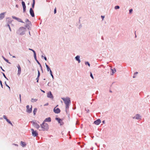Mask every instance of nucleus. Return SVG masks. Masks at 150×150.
I'll list each match as a JSON object with an SVG mask.
<instances>
[{
    "mask_svg": "<svg viewBox=\"0 0 150 150\" xmlns=\"http://www.w3.org/2000/svg\"><path fill=\"white\" fill-rule=\"evenodd\" d=\"M49 129V126L48 124L44 122L41 124L40 126V131H47Z\"/></svg>",
    "mask_w": 150,
    "mask_h": 150,
    "instance_id": "nucleus-1",
    "label": "nucleus"
},
{
    "mask_svg": "<svg viewBox=\"0 0 150 150\" xmlns=\"http://www.w3.org/2000/svg\"><path fill=\"white\" fill-rule=\"evenodd\" d=\"M26 31L25 28L24 27H21L19 28L18 30L17 31V33L20 35H23L25 34V32Z\"/></svg>",
    "mask_w": 150,
    "mask_h": 150,
    "instance_id": "nucleus-2",
    "label": "nucleus"
},
{
    "mask_svg": "<svg viewBox=\"0 0 150 150\" xmlns=\"http://www.w3.org/2000/svg\"><path fill=\"white\" fill-rule=\"evenodd\" d=\"M26 25L25 27L27 28L28 30H30L32 24L31 22L28 19H26L25 21Z\"/></svg>",
    "mask_w": 150,
    "mask_h": 150,
    "instance_id": "nucleus-3",
    "label": "nucleus"
},
{
    "mask_svg": "<svg viewBox=\"0 0 150 150\" xmlns=\"http://www.w3.org/2000/svg\"><path fill=\"white\" fill-rule=\"evenodd\" d=\"M62 99L64 101L65 104H68L71 103L70 98L69 97H66V98H62Z\"/></svg>",
    "mask_w": 150,
    "mask_h": 150,
    "instance_id": "nucleus-4",
    "label": "nucleus"
},
{
    "mask_svg": "<svg viewBox=\"0 0 150 150\" xmlns=\"http://www.w3.org/2000/svg\"><path fill=\"white\" fill-rule=\"evenodd\" d=\"M31 123L37 129L39 130L40 128V126L37 123L35 122L34 121H31Z\"/></svg>",
    "mask_w": 150,
    "mask_h": 150,
    "instance_id": "nucleus-5",
    "label": "nucleus"
},
{
    "mask_svg": "<svg viewBox=\"0 0 150 150\" xmlns=\"http://www.w3.org/2000/svg\"><path fill=\"white\" fill-rule=\"evenodd\" d=\"M31 130L32 131V134L33 136L37 137L38 136V134L36 131H34L33 129H31Z\"/></svg>",
    "mask_w": 150,
    "mask_h": 150,
    "instance_id": "nucleus-6",
    "label": "nucleus"
},
{
    "mask_svg": "<svg viewBox=\"0 0 150 150\" xmlns=\"http://www.w3.org/2000/svg\"><path fill=\"white\" fill-rule=\"evenodd\" d=\"M26 112L29 113H30L32 112V106H31V108H29V106L27 105L26 106Z\"/></svg>",
    "mask_w": 150,
    "mask_h": 150,
    "instance_id": "nucleus-7",
    "label": "nucleus"
},
{
    "mask_svg": "<svg viewBox=\"0 0 150 150\" xmlns=\"http://www.w3.org/2000/svg\"><path fill=\"white\" fill-rule=\"evenodd\" d=\"M55 120H57L59 123L61 125H62L64 124V122H63L62 119L59 118H56Z\"/></svg>",
    "mask_w": 150,
    "mask_h": 150,
    "instance_id": "nucleus-8",
    "label": "nucleus"
},
{
    "mask_svg": "<svg viewBox=\"0 0 150 150\" xmlns=\"http://www.w3.org/2000/svg\"><path fill=\"white\" fill-rule=\"evenodd\" d=\"M58 106V105H57L56 107H55L54 108V110H53L54 112L55 113H57V114L59 113L60 112V110L59 108H57L56 109V107H57Z\"/></svg>",
    "mask_w": 150,
    "mask_h": 150,
    "instance_id": "nucleus-9",
    "label": "nucleus"
},
{
    "mask_svg": "<svg viewBox=\"0 0 150 150\" xmlns=\"http://www.w3.org/2000/svg\"><path fill=\"white\" fill-rule=\"evenodd\" d=\"M47 97L51 99L53 98V96L51 91H49L47 93Z\"/></svg>",
    "mask_w": 150,
    "mask_h": 150,
    "instance_id": "nucleus-10",
    "label": "nucleus"
},
{
    "mask_svg": "<svg viewBox=\"0 0 150 150\" xmlns=\"http://www.w3.org/2000/svg\"><path fill=\"white\" fill-rule=\"evenodd\" d=\"M12 18L13 19H15L18 21V22H20L22 23H24L22 20L19 18H17L15 16H12Z\"/></svg>",
    "mask_w": 150,
    "mask_h": 150,
    "instance_id": "nucleus-11",
    "label": "nucleus"
},
{
    "mask_svg": "<svg viewBox=\"0 0 150 150\" xmlns=\"http://www.w3.org/2000/svg\"><path fill=\"white\" fill-rule=\"evenodd\" d=\"M141 118V116L139 114H137L135 115V116L133 117V119H136L137 120H140Z\"/></svg>",
    "mask_w": 150,
    "mask_h": 150,
    "instance_id": "nucleus-12",
    "label": "nucleus"
},
{
    "mask_svg": "<svg viewBox=\"0 0 150 150\" xmlns=\"http://www.w3.org/2000/svg\"><path fill=\"white\" fill-rule=\"evenodd\" d=\"M3 117L4 118V119H5L6 121L8 123H9V124H10L12 126H13V125L12 124V123H11V121L9 120L6 117V115H3Z\"/></svg>",
    "mask_w": 150,
    "mask_h": 150,
    "instance_id": "nucleus-13",
    "label": "nucleus"
},
{
    "mask_svg": "<svg viewBox=\"0 0 150 150\" xmlns=\"http://www.w3.org/2000/svg\"><path fill=\"white\" fill-rule=\"evenodd\" d=\"M17 67L18 69L17 75L19 76L21 73V69L20 65L18 64V65Z\"/></svg>",
    "mask_w": 150,
    "mask_h": 150,
    "instance_id": "nucleus-14",
    "label": "nucleus"
},
{
    "mask_svg": "<svg viewBox=\"0 0 150 150\" xmlns=\"http://www.w3.org/2000/svg\"><path fill=\"white\" fill-rule=\"evenodd\" d=\"M22 4L23 8V12H25V11L26 10V6L25 3L24 1H22Z\"/></svg>",
    "mask_w": 150,
    "mask_h": 150,
    "instance_id": "nucleus-15",
    "label": "nucleus"
},
{
    "mask_svg": "<svg viewBox=\"0 0 150 150\" xmlns=\"http://www.w3.org/2000/svg\"><path fill=\"white\" fill-rule=\"evenodd\" d=\"M30 13L32 17L35 16L34 11L32 8H30Z\"/></svg>",
    "mask_w": 150,
    "mask_h": 150,
    "instance_id": "nucleus-16",
    "label": "nucleus"
},
{
    "mask_svg": "<svg viewBox=\"0 0 150 150\" xmlns=\"http://www.w3.org/2000/svg\"><path fill=\"white\" fill-rule=\"evenodd\" d=\"M100 122L101 120L100 119H98L94 122V123L96 125H98Z\"/></svg>",
    "mask_w": 150,
    "mask_h": 150,
    "instance_id": "nucleus-17",
    "label": "nucleus"
},
{
    "mask_svg": "<svg viewBox=\"0 0 150 150\" xmlns=\"http://www.w3.org/2000/svg\"><path fill=\"white\" fill-rule=\"evenodd\" d=\"M80 57L79 55H77L75 57V59L79 63H80L81 62V61L80 59Z\"/></svg>",
    "mask_w": 150,
    "mask_h": 150,
    "instance_id": "nucleus-18",
    "label": "nucleus"
},
{
    "mask_svg": "<svg viewBox=\"0 0 150 150\" xmlns=\"http://www.w3.org/2000/svg\"><path fill=\"white\" fill-rule=\"evenodd\" d=\"M5 13H3L0 14V20L3 19L5 17Z\"/></svg>",
    "mask_w": 150,
    "mask_h": 150,
    "instance_id": "nucleus-19",
    "label": "nucleus"
},
{
    "mask_svg": "<svg viewBox=\"0 0 150 150\" xmlns=\"http://www.w3.org/2000/svg\"><path fill=\"white\" fill-rule=\"evenodd\" d=\"M51 121V118L50 117H48L46 118L43 121L44 122H50Z\"/></svg>",
    "mask_w": 150,
    "mask_h": 150,
    "instance_id": "nucleus-20",
    "label": "nucleus"
},
{
    "mask_svg": "<svg viewBox=\"0 0 150 150\" xmlns=\"http://www.w3.org/2000/svg\"><path fill=\"white\" fill-rule=\"evenodd\" d=\"M45 64L46 67L47 69V71H48V72L50 71H50H51V70L50 68L47 65V64L46 63H45Z\"/></svg>",
    "mask_w": 150,
    "mask_h": 150,
    "instance_id": "nucleus-21",
    "label": "nucleus"
},
{
    "mask_svg": "<svg viewBox=\"0 0 150 150\" xmlns=\"http://www.w3.org/2000/svg\"><path fill=\"white\" fill-rule=\"evenodd\" d=\"M21 145L23 147H24L26 145L25 143L24 142H23V141H21Z\"/></svg>",
    "mask_w": 150,
    "mask_h": 150,
    "instance_id": "nucleus-22",
    "label": "nucleus"
},
{
    "mask_svg": "<svg viewBox=\"0 0 150 150\" xmlns=\"http://www.w3.org/2000/svg\"><path fill=\"white\" fill-rule=\"evenodd\" d=\"M3 58L8 63L11 64V63L9 62V61L8 59H6V58H5L3 56H2Z\"/></svg>",
    "mask_w": 150,
    "mask_h": 150,
    "instance_id": "nucleus-23",
    "label": "nucleus"
},
{
    "mask_svg": "<svg viewBox=\"0 0 150 150\" xmlns=\"http://www.w3.org/2000/svg\"><path fill=\"white\" fill-rule=\"evenodd\" d=\"M37 109L36 108H34V110H33V113L34 115H35L36 114V113L37 112Z\"/></svg>",
    "mask_w": 150,
    "mask_h": 150,
    "instance_id": "nucleus-24",
    "label": "nucleus"
},
{
    "mask_svg": "<svg viewBox=\"0 0 150 150\" xmlns=\"http://www.w3.org/2000/svg\"><path fill=\"white\" fill-rule=\"evenodd\" d=\"M37 100V99L32 98L31 99V102L33 103H34L36 102Z\"/></svg>",
    "mask_w": 150,
    "mask_h": 150,
    "instance_id": "nucleus-25",
    "label": "nucleus"
},
{
    "mask_svg": "<svg viewBox=\"0 0 150 150\" xmlns=\"http://www.w3.org/2000/svg\"><path fill=\"white\" fill-rule=\"evenodd\" d=\"M138 73L137 72H136L134 73V76H133V78H135L136 77V75Z\"/></svg>",
    "mask_w": 150,
    "mask_h": 150,
    "instance_id": "nucleus-26",
    "label": "nucleus"
},
{
    "mask_svg": "<svg viewBox=\"0 0 150 150\" xmlns=\"http://www.w3.org/2000/svg\"><path fill=\"white\" fill-rule=\"evenodd\" d=\"M35 4V0H33V4H32V7L33 8H34Z\"/></svg>",
    "mask_w": 150,
    "mask_h": 150,
    "instance_id": "nucleus-27",
    "label": "nucleus"
},
{
    "mask_svg": "<svg viewBox=\"0 0 150 150\" xmlns=\"http://www.w3.org/2000/svg\"><path fill=\"white\" fill-rule=\"evenodd\" d=\"M85 64L86 65H88L89 67H90V64L88 62H85Z\"/></svg>",
    "mask_w": 150,
    "mask_h": 150,
    "instance_id": "nucleus-28",
    "label": "nucleus"
},
{
    "mask_svg": "<svg viewBox=\"0 0 150 150\" xmlns=\"http://www.w3.org/2000/svg\"><path fill=\"white\" fill-rule=\"evenodd\" d=\"M34 58L35 60H36V61L37 60V58H36V53H34Z\"/></svg>",
    "mask_w": 150,
    "mask_h": 150,
    "instance_id": "nucleus-29",
    "label": "nucleus"
},
{
    "mask_svg": "<svg viewBox=\"0 0 150 150\" xmlns=\"http://www.w3.org/2000/svg\"><path fill=\"white\" fill-rule=\"evenodd\" d=\"M120 8V6H115V9H119Z\"/></svg>",
    "mask_w": 150,
    "mask_h": 150,
    "instance_id": "nucleus-30",
    "label": "nucleus"
},
{
    "mask_svg": "<svg viewBox=\"0 0 150 150\" xmlns=\"http://www.w3.org/2000/svg\"><path fill=\"white\" fill-rule=\"evenodd\" d=\"M4 83L6 86L10 90V87L7 84L6 81Z\"/></svg>",
    "mask_w": 150,
    "mask_h": 150,
    "instance_id": "nucleus-31",
    "label": "nucleus"
},
{
    "mask_svg": "<svg viewBox=\"0 0 150 150\" xmlns=\"http://www.w3.org/2000/svg\"><path fill=\"white\" fill-rule=\"evenodd\" d=\"M69 104H66V110L68 109L69 108Z\"/></svg>",
    "mask_w": 150,
    "mask_h": 150,
    "instance_id": "nucleus-32",
    "label": "nucleus"
},
{
    "mask_svg": "<svg viewBox=\"0 0 150 150\" xmlns=\"http://www.w3.org/2000/svg\"><path fill=\"white\" fill-rule=\"evenodd\" d=\"M38 75L37 77H39L40 76V71L38 70Z\"/></svg>",
    "mask_w": 150,
    "mask_h": 150,
    "instance_id": "nucleus-33",
    "label": "nucleus"
},
{
    "mask_svg": "<svg viewBox=\"0 0 150 150\" xmlns=\"http://www.w3.org/2000/svg\"><path fill=\"white\" fill-rule=\"evenodd\" d=\"M2 74H3V76H4V77L7 80H8V79L7 78V77H6V75H5V74L4 73H2Z\"/></svg>",
    "mask_w": 150,
    "mask_h": 150,
    "instance_id": "nucleus-34",
    "label": "nucleus"
},
{
    "mask_svg": "<svg viewBox=\"0 0 150 150\" xmlns=\"http://www.w3.org/2000/svg\"><path fill=\"white\" fill-rule=\"evenodd\" d=\"M50 74L51 76H52V77L53 79H54V76H53V75L52 74V71H50Z\"/></svg>",
    "mask_w": 150,
    "mask_h": 150,
    "instance_id": "nucleus-35",
    "label": "nucleus"
},
{
    "mask_svg": "<svg viewBox=\"0 0 150 150\" xmlns=\"http://www.w3.org/2000/svg\"><path fill=\"white\" fill-rule=\"evenodd\" d=\"M116 72V69H115V68H114L113 69V74H114Z\"/></svg>",
    "mask_w": 150,
    "mask_h": 150,
    "instance_id": "nucleus-36",
    "label": "nucleus"
},
{
    "mask_svg": "<svg viewBox=\"0 0 150 150\" xmlns=\"http://www.w3.org/2000/svg\"><path fill=\"white\" fill-rule=\"evenodd\" d=\"M19 99H20V103H21V96L20 94L19 95Z\"/></svg>",
    "mask_w": 150,
    "mask_h": 150,
    "instance_id": "nucleus-37",
    "label": "nucleus"
},
{
    "mask_svg": "<svg viewBox=\"0 0 150 150\" xmlns=\"http://www.w3.org/2000/svg\"><path fill=\"white\" fill-rule=\"evenodd\" d=\"M29 50H31V51H32L33 52L34 54V53H36L35 51L34 50H33L30 49V48H29Z\"/></svg>",
    "mask_w": 150,
    "mask_h": 150,
    "instance_id": "nucleus-38",
    "label": "nucleus"
},
{
    "mask_svg": "<svg viewBox=\"0 0 150 150\" xmlns=\"http://www.w3.org/2000/svg\"><path fill=\"white\" fill-rule=\"evenodd\" d=\"M90 76L93 79V74L91 72H90Z\"/></svg>",
    "mask_w": 150,
    "mask_h": 150,
    "instance_id": "nucleus-39",
    "label": "nucleus"
},
{
    "mask_svg": "<svg viewBox=\"0 0 150 150\" xmlns=\"http://www.w3.org/2000/svg\"><path fill=\"white\" fill-rule=\"evenodd\" d=\"M7 26L9 28V30H10V31H11V29L10 27V25L9 24H8L7 25Z\"/></svg>",
    "mask_w": 150,
    "mask_h": 150,
    "instance_id": "nucleus-40",
    "label": "nucleus"
},
{
    "mask_svg": "<svg viewBox=\"0 0 150 150\" xmlns=\"http://www.w3.org/2000/svg\"><path fill=\"white\" fill-rule=\"evenodd\" d=\"M132 11H133V9H130L129 10V13H132Z\"/></svg>",
    "mask_w": 150,
    "mask_h": 150,
    "instance_id": "nucleus-41",
    "label": "nucleus"
},
{
    "mask_svg": "<svg viewBox=\"0 0 150 150\" xmlns=\"http://www.w3.org/2000/svg\"><path fill=\"white\" fill-rule=\"evenodd\" d=\"M0 85H1V87L2 88H3V85L2 84V81H1V80H0Z\"/></svg>",
    "mask_w": 150,
    "mask_h": 150,
    "instance_id": "nucleus-42",
    "label": "nucleus"
},
{
    "mask_svg": "<svg viewBox=\"0 0 150 150\" xmlns=\"http://www.w3.org/2000/svg\"><path fill=\"white\" fill-rule=\"evenodd\" d=\"M110 70H111V72L110 73V74L111 75H112V69L111 67Z\"/></svg>",
    "mask_w": 150,
    "mask_h": 150,
    "instance_id": "nucleus-43",
    "label": "nucleus"
},
{
    "mask_svg": "<svg viewBox=\"0 0 150 150\" xmlns=\"http://www.w3.org/2000/svg\"><path fill=\"white\" fill-rule=\"evenodd\" d=\"M101 17L102 18V21H103L104 20V18H105V16H101Z\"/></svg>",
    "mask_w": 150,
    "mask_h": 150,
    "instance_id": "nucleus-44",
    "label": "nucleus"
},
{
    "mask_svg": "<svg viewBox=\"0 0 150 150\" xmlns=\"http://www.w3.org/2000/svg\"><path fill=\"white\" fill-rule=\"evenodd\" d=\"M39 79V77H37V78H36V80H37V82H38Z\"/></svg>",
    "mask_w": 150,
    "mask_h": 150,
    "instance_id": "nucleus-45",
    "label": "nucleus"
},
{
    "mask_svg": "<svg viewBox=\"0 0 150 150\" xmlns=\"http://www.w3.org/2000/svg\"><path fill=\"white\" fill-rule=\"evenodd\" d=\"M56 13V8H55L54 10V14H55Z\"/></svg>",
    "mask_w": 150,
    "mask_h": 150,
    "instance_id": "nucleus-46",
    "label": "nucleus"
},
{
    "mask_svg": "<svg viewBox=\"0 0 150 150\" xmlns=\"http://www.w3.org/2000/svg\"><path fill=\"white\" fill-rule=\"evenodd\" d=\"M36 62H37V63H38V64L39 65H40V64H40V63L37 60V61H36Z\"/></svg>",
    "mask_w": 150,
    "mask_h": 150,
    "instance_id": "nucleus-47",
    "label": "nucleus"
},
{
    "mask_svg": "<svg viewBox=\"0 0 150 150\" xmlns=\"http://www.w3.org/2000/svg\"><path fill=\"white\" fill-rule=\"evenodd\" d=\"M44 58L45 60H46V61L47 60V59L46 57H44Z\"/></svg>",
    "mask_w": 150,
    "mask_h": 150,
    "instance_id": "nucleus-48",
    "label": "nucleus"
},
{
    "mask_svg": "<svg viewBox=\"0 0 150 150\" xmlns=\"http://www.w3.org/2000/svg\"><path fill=\"white\" fill-rule=\"evenodd\" d=\"M48 105V103H47L46 104H45L44 105V106H47V105Z\"/></svg>",
    "mask_w": 150,
    "mask_h": 150,
    "instance_id": "nucleus-49",
    "label": "nucleus"
},
{
    "mask_svg": "<svg viewBox=\"0 0 150 150\" xmlns=\"http://www.w3.org/2000/svg\"><path fill=\"white\" fill-rule=\"evenodd\" d=\"M13 144L14 145H15L16 146H18V145L17 144Z\"/></svg>",
    "mask_w": 150,
    "mask_h": 150,
    "instance_id": "nucleus-50",
    "label": "nucleus"
},
{
    "mask_svg": "<svg viewBox=\"0 0 150 150\" xmlns=\"http://www.w3.org/2000/svg\"><path fill=\"white\" fill-rule=\"evenodd\" d=\"M0 68L1 69H2V70L3 71H5L4 70V69H2V67H0Z\"/></svg>",
    "mask_w": 150,
    "mask_h": 150,
    "instance_id": "nucleus-51",
    "label": "nucleus"
},
{
    "mask_svg": "<svg viewBox=\"0 0 150 150\" xmlns=\"http://www.w3.org/2000/svg\"><path fill=\"white\" fill-rule=\"evenodd\" d=\"M16 7L17 8H18V6L17 4L16 5Z\"/></svg>",
    "mask_w": 150,
    "mask_h": 150,
    "instance_id": "nucleus-52",
    "label": "nucleus"
},
{
    "mask_svg": "<svg viewBox=\"0 0 150 150\" xmlns=\"http://www.w3.org/2000/svg\"><path fill=\"white\" fill-rule=\"evenodd\" d=\"M40 65V68H42V66L41 65V64H40V65Z\"/></svg>",
    "mask_w": 150,
    "mask_h": 150,
    "instance_id": "nucleus-53",
    "label": "nucleus"
},
{
    "mask_svg": "<svg viewBox=\"0 0 150 150\" xmlns=\"http://www.w3.org/2000/svg\"><path fill=\"white\" fill-rule=\"evenodd\" d=\"M41 91H42V92H43L44 93H45V91L43 90H42L41 89H40Z\"/></svg>",
    "mask_w": 150,
    "mask_h": 150,
    "instance_id": "nucleus-54",
    "label": "nucleus"
},
{
    "mask_svg": "<svg viewBox=\"0 0 150 150\" xmlns=\"http://www.w3.org/2000/svg\"><path fill=\"white\" fill-rule=\"evenodd\" d=\"M109 92H110V93H112V90H111L110 89L109 90Z\"/></svg>",
    "mask_w": 150,
    "mask_h": 150,
    "instance_id": "nucleus-55",
    "label": "nucleus"
},
{
    "mask_svg": "<svg viewBox=\"0 0 150 150\" xmlns=\"http://www.w3.org/2000/svg\"><path fill=\"white\" fill-rule=\"evenodd\" d=\"M49 83H48L47 84V85H48V86H50V85H49Z\"/></svg>",
    "mask_w": 150,
    "mask_h": 150,
    "instance_id": "nucleus-56",
    "label": "nucleus"
},
{
    "mask_svg": "<svg viewBox=\"0 0 150 150\" xmlns=\"http://www.w3.org/2000/svg\"><path fill=\"white\" fill-rule=\"evenodd\" d=\"M12 57H13V58H15V57H16L15 56H12Z\"/></svg>",
    "mask_w": 150,
    "mask_h": 150,
    "instance_id": "nucleus-57",
    "label": "nucleus"
},
{
    "mask_svg": "<svg viewBox=\"0 0 150 150\" xmlns=\"http://www.w3.org/2000/svg\"><path fill=\"white\" fill-rule=\"evenodd\" d=\"M29 33L30 35H31L30 31L29 32Z\"/></svg>",
    "mask_w": 150,
    "mask_h": 150,
    "instance_id": "nucleus-58",
    "label": "nucleus"
},
{
    "mask_svg": "<svg viewBox=\"0 0 150 150\" xmlns=\"http://www.w3.org/2000/svg\"><path fill=\"white\" fill-rule=\"evenodd\" d=\"M103 122V123H104V122H105V121H104V120L103 121V122Z\"/></svg>",
    "mask_w": 150,
    "mask_h": 150,
    "instance_id": "nucleus-59",
    "label": "nucleus"
},
{
    "mask_svg": "<svg viewBox=\"0 0 150 150\" xmlns=\"http://www.w3.org/2000/svg\"><path fill=\"white\" fill-rule=\"evenodd\" d=\"M9 54L10 56H12V55L11 54H10V52L9 53Z\"/></svg>",
    "mask_w": 150,
    "mask_h": 150,
    "instance_id": "nucleus-60",
    "label": "nucleus"
},
{
    "mask_svg": "<svg viewBox=\"0 0 150 150\" xmlns=\"http://www.w3.org/2000/svg\"><path fill=\"white\" fill-rule=\"evenodd\" d=\"M44 57L42 55V56H41V57H42V58Z\"/></svg>",
    "mask_w": 150,
    "mask_h": 150,
    "instance_id": "nucleus-61",
    "label": "nucleus"
},
{
    "mask_svg": "<svg viewBox=\"0 0 150 150\" xmlns=\"http://www.w3.org/2000/svg\"><path fill=\"white\" fill-rule=\"evenodd\" d=\"M89 110H88L87 111V112H89Z\"/></svg>",
    "mask_w": 150,
    "mask_h": 150,
    "instance_id": "nucleus-62",
    "label": "nucleus"
},
{
    "mask_svg": "<svg viewBox=\"0 0 150 150\" xmlns=\"http://www.w3.org/2000/svg\"><path fill=\"white\" fill-rule=\"evenodd\" d=\"M41 70H42V68H41Z\"/></svg>",
    "mask_w": 150,
    "mask_h": 150,
    "instance_id": "nucleus-63",
    "label": "nucleus"
},
{
    "mask_svg": "<svg viewBox=\"0 0 150 150\" xmlns=\"http://www.w3.org/2000/svg\"><path fill=\"white\" fill-rule=\"evenodd\" d=\"M43 80H45V79H43Z\"/></svg>",
    "mask_w": 150,
    "mask_h": 150,
    "instance_id": "nucleus-64",
    "label": "nucleus"
}]
</instances>
